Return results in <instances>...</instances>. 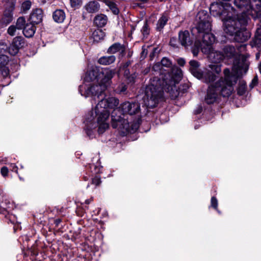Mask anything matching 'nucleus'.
I'll list each match as a JSON object with an SVG mask.
<instances>
[{"label": "nucleus", "instance_id": "32", "mask_svg": "<svg viewBox=\"0 0 261 261\" xmlns=\"http://www.w3.org/2000/svg\"><path fill=\"white\" fill-rule=\"evenodd\" d=\"M112 12V13L115 15H117L119 13V10L116 4L114 3L113 1H111L109 2H108V4H106Z\"/></svg>", "mask_w": 261, "mask_h": 261}, {"label": "nucleus", "instance_id": "30", "mask_svg": "<svg viewBox=\"0 0 261 261\" xmlns=\"http://www.w3.org/2000/svg\"><path fill=\"white\" fill-rule=\"evenodd\" d=\"M246 82L242 80H240L237 89L238 94L241 96L243 95L246 91Z\"/></svg>", "mask_w": 261, "mask_h": 261}, {"label": "nucleus", "instance_id": "3", "mask_svg": "<svg viewBox=\"0 0 261 261\" xmlns=\"http://www.w3.org/2000/svg\"><path fill=\"white\" fill-rule=\"evenodd\" d=\"M223 73L224 77L208 86L204 97V102L206 104L217 103L219 101L220 95L227 98L234 91L233 86L238 81L237 76L232 74L228 68H225Z\"/></svg>", "mask_w": 261, "mask_h": 261}, {"label": "nucleus", "instance_id": "1", "mask_svg": "<svg viewBox=\"0 0 261 261\" xmlns=\"http://www.w3.org/2000/svg\"><path fill=\"white\" fill-rule=\"evenodd\" d=\"M174 75H165L163 79L153 77L150 84L147 85L145 89V99L147 105L150 108H154L158 103L159 100L163 97V91L169 93L172 99H175L179 95V91L176 86L182 77L181 70L178 67L172 69Z\"/></svg>", "mask_w": 261, "mask_h": 261}, {"label": "nucleus", "instance_id": "36", "mask_svg": "<svg viewBox=\"0 0 261 261\" xmlns=\"http://www.w3.org/2000/svg\"><path fill=\"white\" fill-rule=\"evenodd\" d=\"M70 4L72 8L74 9L79 8L82 5V0H69Z\"/></svg>", "mask_w": 261, "mask_h": 261}, {"label": "nucleus", "instance_id": "39", "mask_svg": "<svg viewBox=\"0 0 261 261\" xmlns=\"http://www.w3.org/2000/svg\"><path fill=\"white\" fill-rule=\"evenodd\" d=\"M0 74L4 78L6 79L9 76V70L6 67H0Z\"/></svg>", "mask_w": 261, "mask_h": 261}, {"label": "nucleus", "instance_id": "19", "mask_svg": "<svg viewBox=\"0 0 261 261\" xmlns=\"http://www.w3.org/2000/svg\"><path fill=\"white\" fill-rule=\"evenodd\" d=\"M222 54L224 55V59H233V66L237 57L236 49L234 47L231 45L225 46L223 50Z\"/></svg>", "mask_w": 261, "mask_h": 261}, {"label": "nucleus", "instance_id": "43", "mask_svg": "<svg viewBox=\"0 0 261 261\" xmlns=\"http://www.w3.org/2000/svg\"><path fill=\"white\" fill-rule=\"evenodd\" d=\"M17 27L14 25H12L9 27L7 30V33L10 35L13 36H14L16 34Z\"/></svg>", "mask_w": 261, "mask_h": 261}, {"label": "nucleus", "instance_id": "37", "mask_svg": "<svg viewBox=\"0 0 261 261\" xmlns=\"http://www.w3.org/2000/svg\"><path fill=\"white\" fill-rule=\"evenodd\" d=\"M127 87L124 83H121L115 89V92L119 94L124 93L126 91Z\"/></svg>", "mask_w": 261, "mask_h": 261}, {"label": "nucleus", "instance_id": "5", "mask_svg": "<svg viewBox=\"0 0 261 261\" xmlns=\"http://www.w3.org/2000/svg\"><path fill=\"white\" fill-rule=\"evenodd\" d=\"M196 20V27L192 30V32L194 33L196 31L199 34L198 37L202 38L201 42L197 40L200 44L202 52L210 53L216 40L214 35L211 33V17L206 11L201 10L197 14Z\"/></svg>", "mask_w": 261, "mask_h": 261}, {"label": "nucleus", "instance_id": "34", "mask_svg": "<svg viewBox=\"0 0 261 261\" xmlns=\"http://www.w3.org/2000/svg\"><path fill=\"white\" fill-rule=\"evenodd\" d=\"M25 20L23 17H19L16 21V27L18 30L22 29L25 26Z\"/></svg>", "mask_w": 261, "mask_h": 261}, {"label": "nucleus", "instance_id": "10", "mask_svg": "<svg viewBox=\"0 0 261 261\" xmlns=\"http://www.w3.org/2000/svg\"><path fill=\"white\" fill-rule=\"evenodd\" d=\"M174 67H177L176 66H173L172 62L170 60L166 57H164L160 62H158L153 65L152 69L155 72H158L160 76V77L155 76L158 79H163L165 75H168V73L171 74V77L174 75L172 72V69Z\"/></svg>", "mask_w": 261, "mask_h": 261}, {"label": "nucleus", "instance_id": "35", "mask_svg": "<svg viewBox=\"0 0 261 261\" xmlns=\"http://www.w3.org/2000/svg\"><path fill=\"white\" fill-rule=\"evenodd\" d=\"M19 49L17 47L14 46V44L12 43L8 47L7 50L10 55L15 56L18 53Z\"/></svg>", "mask_w": 261, "mask_h": 261}, {"label": "nucleus", "instance_id": "40", "mask_svg": "<svg viewBox=\"0 0 261 261\" xmlns=\"http://www.w3.org/2000/svg\"><path fill=\"white\" fill-rule=\"evenodd\" d=\"M210 67L211 69V71L213 73L215 72L217 74H219L221 71V66L218 64H214L210 65Z\"/></svg>", "mask_w": 261, "mask_h": 261}, {"label": "nucleus", "instance_id": "8", "mask_svg": "<svg viewBox=\"0 0 261 261\" xmlns=\"http://www.w3.org/2000/svg\"><path fill=\"white\" fill-rule=\"evenodd\" d=\"M247 45L242 44L236 46L237 51H236L237 57L234 62V66H232V71L230 72L232 74L237 76V80L243 74H245L248 69L249 64L247 61V57L245 55L242 53L246 50Z\"/></svg>", "mask_w": 261, "mask_h": 261}, {"label": "nucleus", "instance_id": "48", "mask_svg": "<svg viewBox=\"0 0 261 261\" xmlns=\"http://www.w3.org/2000/svg\"><path fill=\"white\" fill-rule=\"evenodd\" d=\"M8 49L7 44L3 41L0 42V52L5 53Z\"/></svg>", "mask_w": 261, "mask_h": 261}, {"label": "nucleus", "instance_id": "21", "mask_svg": "<svg viewBox=\"0 0 261 261\" xmlns=\"http://www.w3.org/2000/svg\"><path fill=\"white\" fill-rule=\"evenodd\" d=\"M11 204L10 201L6 198V196L4 195L3 191H0V207L3 210L2 211L0 210V213L5 214L4 212H6L7 210L10 207V205Z\"/></svg>", "mask_w": 261, "mask_h": 261}, {"label": "nucleus", "instance_id": "47", "mask_svg": "<svg viewBox=\"0 0 261 261\" xmlns=\"http://www.w3.org/2000/svg\"><path fill=\"white\" fill-rule=\"evenodd\" d=\"M101 182L100 178L98 176H96L92 179V184L95 185L96 186H99Z\"/></svg>", "mask_w": 261, "mask_h": 261}, {"label": "nucleus", "instance_id": "25", "mask_svg": "<svg viewBox=\"0 0 261 261\" xmlns=\"http://www.w3.org/2000/svg\"><path fill=\"white\" fill-rule=\"evenodd\" d=\"M54 20L57 23H62L65 18V12L61 9H57L53 14Z\"/></svg>", "mask_w": 261, "mask_h": 261}, {"label": "nucleus", "instance_id": "45", "mask_svg": "<svg viewBox=\"0 0 261 261\" xmlns=\"http://www.w3.org/2000/svg\"><path fill=\"white\" fill-rule=\"evenodd\" d=\"M180 44L179 40L177 41V39L175 37H172L170 40V44L171 46L174 47H178V44Z\"/></svg>", "mask_w": 261, "mask_h": 261}, {"label": "nucleus", "instance_id": "31", "mask_svg": "<svg viewBox=\"0 0 261 261\" xmlns=\"http://www.w3.org/2000/svg\"><path fill=\"white\" fill-rule=\"evenodd\" d=\"M12 43L14 44V46L20 49L23 46L24 43V39L21 36H17L13 39Z\"/></svg>", "mask_w": 261, "mask_h": 261}, {"label": "nucleus", "instance_id": "50", "mask_svg": "<svg viewBox=\"0 0 261 261\" xmlns=\"http://www.w3.org/2000/svg\"><path fill=\"white\" fill-rule=\"evenodd\" d=\"M177 63L180 66H184L186 63V61L183 58H179L177 60Z\"/></svg>", "mask_w": 261, "mask_h": 261}, {"label": "nucleus", "instance_id": "24", "mask_svg": "<svg viewBox=\"0 0 261 261\" xmlns=\"http://www.w3.org/2000/svg\"><path fill=\"white\" fill-rule=\"evenodd\" d=\"M85 9L88 13H96L99 10V4L96 1H91L87 4L85 6Z\"/></svg>", "mask_w": 261, "mask_h": 261}, {"label": "nucleus", "instance_id": "4", "mask_svg": "<svg viewBox=\"0 0 261 261\" xmlns=\"http://www.w3.org/2000/svg\"><path fill=\"white\" fill-rule=\"evenodd\" d=\"M140 111V105L138 102L125 101L121 103L119 108L112 113V126L114 128H118L124 136L128 133L136 132L139 128L138 123L130 124L124 118V114L133 115Z\"/></svg>", "mask_w": 261, "mask_h": 261}, {"label": "nucleus", "instance_id": "18", "mask_svg": "<svg viewBox=\"0 0 261 261\" xmlns=\"http://www.w3.org/2000/svg\"><path fill=\"white\" fill-rule=\"evenodd\" d=\"M208 55V57L213 63H219L224 59V55L222 53L215 50L213 47L210 49V53H204Z\"/></svg>", "mask_w": 261, "mask_h": 261}, {"label": "nucleus", "instance_id": "2", "mask_svg": "<svg viewBox=\"0 0 261 261\" xmlns=\"http://www.w3.org/2000/svg\"><path fill=\"white\" fill-rule=\"evenodd\" d=\"M105 92L101 93L99 98L97 97V95L90 96L93 97L95 102L97 100L99 101L95 108V115L97 117L96 121H95L93 114L86 118L84 121L85 124L84 130L90 138L94 137V130L96 127H98L97 132L99 134H103L109 128V125L107 121L110 116V112L108 109L114 110L118 108L119 102L118 98L114 97L105 98Z\"/></svg>", "mask_w": 261, "mask_h": 261}, {"label": "nucleus", "instance_id": "52", "mask_svg": "<svg viewBox=\"0 0 261 261\" xmlns=\"http://www.w3.org/2000/svg\"><path fill=\"white\" fill-rule=\"evenodd\" d=\"M61 220L60 219H57L55 220V224L56 226H58L59 224L61 223Z\"/></svg>", "mask_w": 261, "mask_h": 261}, {"label": "nucleus", "instance_id": "11", "mask_svg": "<svg viewBox=\"0 0 261 261\" xmlns=\"http://www.w3.org/2000/svg\"><path fill=\"white\" fill-rule=\"evenodd\" d=\"M230 9L231 8L227 4L216 2L211 5L210 11L212 15L215 17H221L222 19L223 18H226L231 14V13L229 12Z\"/></svg>", "mask_w": 261, "mask_h": 261}, {"label": "nucleus", "instance_id": "20", "mask_svg": "<svg viewBox=\"0 0 261 261\" xmlns=\"http://www.w3.org/2000/svg\"><path fill=\"white\" fill-rule=\"evenodd\" d=\"M250 45L252 47H256L258 50L261 51V27L256 29L254 37L250 42Z\"/></svg>", "mask_w": 261, "mask_h": 261}, {"label": "nucleus", "instance_id": "22", "mask_svg": "<svg viewBox=\"0 0 261 261\" xmlns=\"http://www.w3.org/2000/svg\"><path fill=\"white\" fill-rule=\"evenodd\" d=\"M108 22L107 16L103 14H97L94 18L93 22L94 24L98 28L105 27Z\"/></svg>", "mask_w": 261, "mask_h": 261}, {"label": "nucleus", "instance_id": "54", "mask_svg": "<svg viewBox=\"0 0 261 261\" xmlns=\"http://www.w3.org/2000/svg\"><path fill=\"white\" fill-rule=\"evenodd\" d=\"M91 201H92V199H87L85 200V203L87 204H89L91 202Z\"/></svg>", "mask_w": 261, "mask_h": 261}, {"label": "nucleus", "instance_id": "33", "mask_svg": "<svg viewBox=\"0 0 261 261\" xmlns=\"http://www.w3.org/2000/svg\"><path fill=\"white\" fill-rule=\"evenodd\" d=\"M32 6V2L29 0H27L24 1L22 4L21 7V10L25 13L30 9Z\"/></svg>", "mask_w": 261, "mask_h": 261}, {"label": "nucleus", "instance_id": "23", "mask_svg": "<svg viewBox=\"0 0 261 261\" xmlns=\"http://www.w3.org/2000/svg\"><path fill=\"white\" fill-rule=\"evenodd\" d=\"M36 31L35 24L30 22L27 23L23 28V33L27 38H30L34 36Z\"/></svg>", "mask_w": 261, "mask_h": 261}, {"label": "nucleus", "instance_id": "15", "mask_svg": "<svg viewBox=\"0 0 261 261\" xmlns=\"http://www.w3.org/2000/svg\"><path fill=\"white\" fill-rule=\"evenodd\" d=\"M15 9V4L11 2L8 8L4 11V15L2 18V22L5 25L10 23L13 20V11Z\"/></svg>", "mask_w": 261, "mask_h": 261}, {"label": "nucleus", "instance_id": "38", "mask_svg": "<svg viewBox=\"0 0 261 261\" xmlns=\"http://www.w3.org/2000/svg\"><path fill=\"white\" fill-rule=\"evenodd\" d=\"M142 33L144 37H147L149 34L150 30L147 24V21H145L144 24L142 29H141Z\"/></svg>", "mask_w": 261, "mask_h": 261}, {"label": "nucleus", "instance_id": "53", "mask_svg": "<svg viewBox=\"0 0 261 261\" xmlns=\"http://www.w3.org/2000/svg\"><path fill=\"white\" fill-rule=\"evenodd\" d=\"M252 18L254 19L258 18L259 19L260 25L259 27H261V14H260V15H259V16H257L256 17H252Z\"/></svg>", "mask_w": 261, "mask_h": 261}, {"label": "nucleus", "instance_id": "51", "mask_svg": "<svg viewBox=\"0 0 261 261\" xmlns=\"http://www.w3.org/2000/svg\"><path fill=\"white\" fill-rule=\"evenodd\" d=\"M202 110V108L201 106H198L197 108L194 110L195 114H199L201 113Z\"/></svg>", "mask_w": 261, "mask_h": 261}, {"label": "nucleus", "instance_id": "17", "mask_svg": "<svg viewBox=\"0 0 261 261\" xmlns=\"http://www.w3.org/2000/svg\"><path fill=\"white\" fill-rule=\"evenodd\" d=\"M43 11L41 9L37 8L33 10L31 13L29 20L36 24L40 23L42 20Z\"/></svg>", "mask_w": 261, "mask_h": 261}, {"label": "nucleus", "instance_id": "14", "mask_svg": "<svg viewBox=\"0 0 261 261\" xmlns=\"http://www.w3.org/2000/svg\"><path fill=\"white\" fill-rule=\"evenodd\" d=\"M246 26H242L241 28L233 36V40L238 42L243 43L248 40L251 34L249 31L246 29Z\"/></svg>", "mask_w": 261, "mask_h": 261}, {"label": "nucleus", "instance_id": "26", "mask_svg": "<svg viewBox=\"0 0 261 261\" xmlns=\"http://www.w3.org/2000/svg\"><path fill=\"white\" fill-rule=\"evenodd\" d=\"M169 16L166 14H163L161 17L159 19L157 23L156 29L158 31H161L165 25L167 24Z\"/></svg>", "mask_w": 261, "mask_h": 261}, {"label": "nucleus", "instance_id": "28", "mask_svg": "<svg viewBox=\"0 0 261 261\" xmlns=\"http://www.w3.org/2000/svg\"><path fill=\"white\" fill-rule=\"evenodd\" d=\"M106 34L105 32L102 30L97 29L92 32L91 37L93 38L94 42H98L103 40Z\"/></svg>", "mask_w": 261, "mask_h": 261}, {"label": "nucleus", "instance_id": "46", "mask_svg": "<svg viewBox=\"0 0 261 261\" xmlns=\"http://www.w3.org/2000/svg\"><path fill=\"white\" fill-rule=\"evenodd\" d=\"M258 84V76L257 75H255L252 79L251 83L249 85V87L251 89H252Z\"/></svg>", "mask_w": 261, "mask_h": 261}, {"label": "nucleus", "instance_id": "42", "mask_svg": "<svg viewBox=\"0 0 261 261\" xmlns=\"http://www.w3.org/2000/svg\"><path fill=\"white\" fill-rule=\"evenodd\" d=\"M195 48L192 50V53L194 56H197L198 55L199 49L200 48V44L199 43L198 41H196L194 44Z\"/></svg>", "mask_w": 261, "mask_h": 261}, {"label": "nucleus", "instance_id": "6", "mask_svg": "<svg viewBox=\"0 0 261 261\" xmlns=\"http://www.w3.org/2000/svg\"><path fill=\"white\" fill-rule=\"evenodd\" d=\"M115 74V70L109 68H105L103 70L101 69V74L102 77L100 82L97 85H91L85 87L84 85L79 86V91L82 96L86 97H90V95H97V97L101 95V93L104 92L112 83V79Z\"/></svg>", "mask_w": 261, "mask_h": 261}, {"label": "nucleus", "instance_id": "55", "mask_svg": "<svg viewBox=\"0 0 261 261\" xmlns=\"http://www.w3.org/2000/svg\"><path fill=\"white\" fill-rule=\"evenodd\" d=\"M258 69H259L260 73H261V62H260V63L258 65Z\"/></svg>", "mask_w": 261, "mask_h": 261}, {"label": "nucleus", "instance_id": "41", "mask_svg": "<svg viewBox=\"0 0 261 261\" xmlns=\"http://www.w3.org/2000/svg\"><path fill=\"white\" fill-rule=\"evenodd\" d=\"M8 61V57L7 56L0 55V67H5Z\"/></svg>", "mask_w": 261, "mask_h": 261}, {"label": "nucleus", "instance_id": "57", "mask_svg": "<svg viewBox=\"0 0 261 261\" xmlns=\"http://www.w3.org/2000/svg\"><path fill=\"white\" fill-rule=\"evenodd\" d=\"M259 53H257L256 54V59H258L259 58Z\"/></svg>", "mask_w": 261, "mask_h": 261}, {"label": "nucleus", "instance_id": "56", "mask_svg": "<svg viewBox=\"0 0 261 261\" xmlns=\"http://www.w3.org/2000/svg\"><path fill=\"white\" fill-rule=\"evenodd\" d=\"M13 170L16 172H17V167L16 166H14Z\"/></svg>", "mask_w": 261, "mask_h": 261}, {"label": "nucleus", "instance_id": "12", "mask_svg": "<svg viewBox=\"0 0 261 261\" xmlns=\"http://www.w3.org/2000/svg\"><path fill=\"white\" fill-rule=\"evenodd\" d=\"M234 5L242 12L240 15H245L249 17V15L252 17L256 16L253 15V10H256L254 2L253 0H234Z\"/></svg>", "mask_w": 261, "mask_h": 261}, {"label": "nucleus", "instance_id": "59", "mask_svg": "<svg viewBox=\"0 0 261 261\" xmlns=\"http://www.w3.org/2000/svg\"><path fill=\"white\" fill-rule=\"evenodd\" d=\"M89 187V185L88 184L87 186V188H88Z\"/></svg>", "mask_w": 261, "mask_h": 261}, {"label": "nucleus", "instance_id": "29", "mask_svg": "<svg viewBox=\"0 0 261 261\" xmlns=\"http://www.w3.org/2000/svg\"><path fill=\"white\" fill-rule=\"evenodd\" d=\"M123 46L119 43H115L109 47L108 49L107 53L110 54H115L120 50H123Z\"/></svg>", "mask_w": 261, "mask_h": 261}, {"label": "nucleus", "instance_id": "16", "mask_svg": "<svg viewBox=\"0 0 261 261\" xmlns=\"http://www.w3.org/2000/svg\"><path fill=\"white\" fill-rule=\"evenodd\" d=\"M178 40L180 44L185 47L190 46L193 43L188 31H180L178 33Z\"/></svg>", "mask_w": 261, "mask_h": 261}, {"label": "nucleus", "instance_id": "49", "mask_svg": "<svg viewBox=\"0 0 261 261\" xmlns=\"http://www.w3.org/2000/svg\"><path fill=\"white\" fill-rule=\"evenodd\" d=\"M1 173L3 176H4V177L7 176L8 174V168L7 167H2L1 170Z\"/></svg>", "mask_w": 261, "mask_h": 261}, {"label": "nucleus", "instance_id": "58", "mask_svg": "<svg viewBox=\"0 0 261 261\" xmlns=\"http://www.w3.org/2000/svg\"><path fill=\"white\" fill-rule=\"evenodd\" d=\"M19 179L21 180H24L23 178H21V177H19Z\"/></svg>", "mask_w": 261, "mask_h": 261}, {"label": "nucleus", "instance_id": "13", "mask_svg": "<svg viewBox=\"0 0 261 261\" xmlns=\"http://www.w3.org/2000/svg\"><path fill=\"white\" fill-rule=\"evenodd\" d=\"M101 75V68L100 67L92 66L86 72L84 81L87 82L98 81Z\"/></svg>", "mask_w": 261, "mask_h": 261}, {"label": "nucleus", "instance_id": "27", "mask_svg": "<svg viewBox=\"0 0 261 261\" xmlns=\"http://www.w3.org/2000/svg\"><path fill=\"white\" fill-rule=\"evenodd\" d=\"M115 60L116 57L114 55L103 56L98 59V63L101 65H109L113 63Z\"/></svg>", "mask_w": 261, "mask_h": 261}, {"label": "nucleus", "instance_id": "9", "mask_svg": "<svg viewBox=\"0 0 261 261\" xmlns=\"http://www.w3.org/2000/svg\"><path fill=\"white\" fill-rule=\"evenodd\" d=\"M190 70L192 74L198 79L201 80L206 83H213L217 79L216 75L209 70H205L201 72L198 68L200 66L199 62L195 60H192L189 62Z\"/></svg>", "mask_w": 261, "mask_h": 261}, {"label": "nucleus", "instance_id": "44", "mask_svg": "<svg viewBox=\"0 0 261 261\" xmlns=\"http://www.w3.org/2000/svg\"><path fill=\"white\" fill-rule=\"evenodd\" d=\"M211 206L217 210L218 212V200L215 197H212L211 201Z\"/></svg>", "mask_w": 261, "mask_h": 261}, {"label": "nucleus", "instance_id": "7", "mask_svg": "<svg viewBox=\"0 0 261 261\" xmlns=\"http://www.w3.org/2000/svg\"><path fill=\"white\" fill-rule=\"evenodd\" d=\"M226 34L230 36H233L242 26H246L250 18L245 15H238L237 17L231 16V14L226 18H223Z\"/></svg>", "mask_w": 261, "mask_h": 261}]
</instances>
